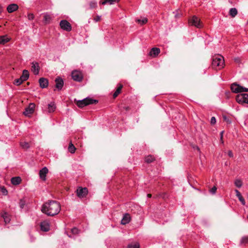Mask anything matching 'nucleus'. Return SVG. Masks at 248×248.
Here are the masks:
<instances>
[{
	"label": "nucleus",
	"mask_w": 248,
	"mask_h": 248,
	"mask_svg": "<svg viewBox=\"0 0 248 248\" xmlns=\"http://www.w3.org/2000/svg\"><path fill=\"white\" fill-rule=\"evenodd\" d=\"M61 209L59 202L55 201H50L43 204L41 211L48 216H54L60 212Z\"/></svg>",
	"instance_id": "f257e3e1"
},
{
	"label": "nucleus",
	"mask_w": 248,
	"mask_h": 248,
	"mask_svg": "<svg viewBox=\"0 0 248 248\" xmlns=\"http://www.w3.org/2000/svg\"><path fill=\"white\" fill-rule=\"evenodd\" d=\"M224 64V60L221 55H215L213 57L212 65L213 68L220 69L223 67Z\"/></svg>",
	"instance_id": "f03ea898"
},
{
	"label": "nucleus",
	"mask_w": 248,
	"mask_h": 248,
	"mask_svg": "<svg viewBox=\"0 0 248 248\" xmlns=\"http://www.w3.org/2000/svg\"><path fill=\"white\" fill-rule=\"evenodd\" d=\"M97 102L98 101L96 100L87 97L82 100H78L76 104L78 107L83 108L88 105L96 104Z\"/></svg>",
	"instance_id": "7ed1b4c3"
},
{
	"label": "nucleus",
	"mask_w": 248,
	"mask_h": 248,
	"mask_svg": "<svg viewBox=\"0 0 248 248\" xmlns=\"http://www.w3.org/2000/svg\"><path fill=\"white\" fill-rule=\"evenodd\" d=\"M231 90L235 93L248 92V88L243 87L235 83L232 84Z\"/></svg>",
	"instance_id": "20e7f679"
},
{
	"label": "nucleus",
	"mask_w": 248,
	"mask_h": 248,
	"mask_svg": "<svg viewBox=\"0 0 248 248\" xmlns=\"http://www.w3.org/2000/svg\"><path fill=\"white\" fill-rule=\"evenodd\" d=\"M236 101L240 104H248V94L243 93L237 95Z\"/></svg>",
	"instance_id": "39448f33"
},
{
	"label": "nucleus",
	"mask_w": 248,
	"mask_h": 248,
	"mask_svg": "<svg viewBox=\"0 0 248 248\" xmlns=\"http://www.w3.org/2000/svg\"><path fill=\"white\" fill-rule=\"evenodd\" d=\"M189 24L191 25L194 26L198 28H201L202 25L200 21V19L196 16H193L189 20Z\"/></svg>",
	"instance_id": "423d86ee"
},
{
	"label": "nucleus",
	"mask_w": 248,
	"mask_h": 248,
	"mask_svg": "<svg viewBox=\"0 0 248 248\" xmlns=\"http://www.w3.org/2000/svg\"><path fill=\"white\" fill-rule=\"evenodd\" d=\"M73 79L75 81L80 82L83 79L81 73L78 70H74L71 73Z\"/></svg>",
	"instance_id": "0eeeda50"
},
{
	"label": "nucleus",
	"mask_w": 248,
	"mask_h": 248,
	"mask_svg": "<svg viewBox=\"0 0 248 248\" xmlns=\"http://www.w3.org/2000/svg\"><path fill=\"white\" fill-rule=\"evenodd\" d=\"M60 26L62 29L67 31H70L72 30L70 23L66 20H62L60 23Z\"/></svg>",
	"instance_id": "6e6552de"
},
{
	"label": "nucleus",
	"mask_w": 248,
	"mask_h": 248,
	"mask_svg": "<svg viewBox=\"0 0 248 248\" xmlns=\"http://www.w3.org/2000/svg\"><path fill=\"white\" fill-rule=\"evenodd\" d=\"M35 106V105L34 103H30L29 106L25 108L23 114L26 116L30 117L33 113Z\"/></svg>",
	"instance_id": "1a4fd4ad"
},
{
	"label": "nucleus",
	"mask_w": 248,
	"mask_h": 248,
	"mask_svg": "<svg viewBox=\"0 0 248 248\" xmlns=\"http://www.w3.org/2000/svg\"><path fill=\"white\" fill-rule=\"evenodd\" d=\"M76 192L77 196L80 198L85 197L88 193V189L86 187H79L77 189Z\"/></svg>",
	"instance_id": "9d476101"
},
{
	"label": "nucleus",
	"mask_w": 248,
	"mask_h": 248,
	"mask_svg": "<svg viewBox=\"0 0 248 248\" xmlns=\"http://www.w3.org/2000/svg\"><path fill=\"white\" fill-rule=\"evenodd\" d=\"M31 70L35 75H37L39 73L40 66L39 63L37 62H32L31 63Z\"/></svg>",
	"instance_id": "9b49d317"
},
{
	"label": "nucleus",
	"mask_w": 248,
	"mask_h": 248,
	"mask_svg": "<svg viewBox=\"0 0 248 248\" xmlns=\"http://www.w3.org/2000/svg\"><path fill=\"white\" fill-rule=\"evenodd\" d=\"M40 228L44 232H48L50 229V224L48 220H44L41 222Z\"/></svg>",
	"instance_id": "f8f14e48"
},
{
	"label": "nucleus",
	"mask_w": 248,
	"mask_h": 248,
	"mask_svg": "<svg viewBox=\"0 0 248 248\" xmlns=\"http://www.w3.org/2000/svg\"><path fill=\"white\" fill-rule=\"evenodd\" d=\"M48 172V170L46 167H45L43 168L39 171V176L40 178L44 181L46 180V175Z\"/></svg>",
	"instance_id": "ddd939ff"
},
{
	"label": "nucleus",
	"mask_w": 248,
	"mask_h": 248,
	"mask_svg": "<svg viewBox=\"0 0 248 248\" xmlns=\"http://www.w3.org/2000/svg\"><path fill=\"white\" fill-rule=\"evenodd\" d=\"M56 87L58 90H62L63 86V81L62 79L60 77H58L55 79Z\"/></svg>",
	"instance_id": "4468645a"
},
{
	"label": "nucleus",
	"mask_w": 248,
	"mask_h": 248,
	"mask_svg": "<svg viewBox=\"0 0 248 248\" xmlns=\"http://www.w3.org/2000/svg\"><path fill=\"white\" fill-rule=\"evenodd\" d=\"M39 82L40 86L42 88H45L47 87L48 86V80L47 79H46L45 78H40L39 80Z\"/></svg>",
	"instance_id": "2eb2a0df"
},
{
	"label": "nucleus",
	"mask_w": 248,
	"mask_h": 248,
	"mask_svg": "<svg viewBox=\"0 0 248 248\" xmlns=\"http://www.w3.org/2000/svg\"><path fill=\"white\" fill-rule=\"evenodd\" d=\"M18 8V6L16 4H11L8 6L7 8V10L9 13H13L16 10H17Z\"/></svg>",
	"instance_id": "dca6fc26"
},
{
	"label": "nucleus",
	"mask_w": 248,
	"mask_h": 248,
	"mask_svg": "<svg viewBox=\"0 0 248 248\" xmlns=\"http://www.w3.org/2000/svg\"><path fill=\"white\" fill-rule=\"evenodd\" d=\"M130 220V217L128 214H125L123 216V217L121 220V223L125 225L128 223Z\"/></svg>",
	"instance_id": "f3484780"
},
{
	"label": "nucleus",
	"mask_w": 248,
	"mask_h": 248,
	"mask_svg": "<svg viewBox=\"0 0 248 248\" xmlns=\"http://www.w3.org/2000/svg\"><path fill=\"white\" fill-rule=\"evenodd\" d=\"M160 49L157 47H153L151 49L150 52V55L155 57L159 54L160 53Z\"/></svg>",
	"instance_id": "a211bd4d"
},
{
	"label": "nucleus",
	"mask_w": 248,
	"mask_h": 248,
	"mask_svg": "<svg viewBox=\"0 0 248 248\" xmlns=\"http://www.w3.org/2000/svg\"><path fill=\"white\" fill-rule=\"evenodd\" d=\"M52 19L51 16L48 13H45L44 15L43 22L45 24H48Z\"/></svg>",
	"instance_id": "6ab92c4d"
},
{
	"label": "nucleus",
	"mask_w": 248,
	"mask_h": 248,
	"mask_svg": "<svg viewBox=\"0 0 248 248\" xmlns=\"http://www.w3.org/2000/svg\"><path fill=\"white\" fill-rule=\"evenodd\" d=\"M235 192L236 193V196L238 197L239 201L241 202L242 204L243 205H245L246 202L245 200L242 196L240 192L237 189H235Z\"/></svg>",
	"instance_id": "aec40b11"
},
{
	"label": "nucleus",
	"mask_w": 248,
	"mask_h": 248,
	"mask_svg": "<svg viewBox=\"0 0 248 248\" xmlns=\"http://www.w3.org/2000/svg\"><path fill=\"white\" fill-rule=\"evenodd\" d=\"M29 77V72L27 70H24L23 71L22 75L20 77L22 80L26 81L27 80Z\"/></svg>",
	"instance_id": "412c9836"
},
{
	"label": "nucleus",
	"mask_w": 248,
	"mask_h": 248,
	"mask_svg": "<svg viewBox=\"0 0 248 248\" xmlns=\"http://www.w3.org/2000/svg\"><path fill=\"white\" fill-rule=\"evenodd\" d=\"M21 179L19 177H15L11 178V181L12 184L18 185L21 182Z\"/></svg>",
	"instance_id": "4be33fe9"
},
{
	"label": "nucleus",
	"mask_w": 248,
	"mask_h": 248,
	"mask_svg": "<svg viewBox=\"0 0 248 248\" xmlns=\"http://www.w3.org/2000/svg\"><path fill=\"white\" fill-rule=\"evenodd\" d=\"M1 216L6 224L10 222L11 219L8 213L4 212L1 214Z\"/></svg>",
	"instance_id": "5701e85b"
},
{
	"label": "nucleus",
	"mask_w": 248,
	"mask_h": 248,
	"mask_svg": "<svg viewBox=\"0 0 248 248\" xmlns=\"http://www.w3.org/2000/svg\"><path fill=\"white\" fill-rule=\"evenodd\" d=\"M10 41V38L7 35L0 36V44L4 45Z\"/></svg>",
	"instance_id": "b1692460"
},
{
	"label": "nucleus",
	"mask_w": 248,
	"mask_h": 248,
	"mask_svg": "<svg viewBox=\"0 0 248 248\" xmlns=\"http://www.w3.org/2000/svg\"><path fill=\"white\" fill-rule=\"evenodd\" d=\"M48 112L49 113L53 112L56 109V106L54 102H51L48 105Z\"/></svg>",
	"instance_id": "393cba45"
},
{
	"label": "nucleus",
	"mask_w": 248,
	"mask_h": 248,
	"mask_svg": "<svg viewBox=\"0 0 248 248\" xmlns=\"http://www.w3.org/2000/svg\"><path fill=\"white\" fill-rule=\"evenodd\" d=\"M229 14L232 17H235L237 14V9L235 8H231L229 11Z\"/></svg>",
	"instance_id": "a878e982"
},
{
	"label": "nucleus",
	"mask_w": 248,
	"mask_h": 248,
	"mask_svg": "<svg viewBox=\"0 0 248 248\" xmlns=\"http://www.w3.org/2000/svg\"><path fill=\"white\" fill-rule=\"evenodd\" d=\"M68 149V151L70 153L73 154L75 152L76 149L75 147L74 146V145L72 143V142H70V143L69 145Z\"/></svg>",
	"instance_id": "bb28decb"
},
{
	"label": "nucleus",
	"mask_w": 248,
	"mask_h": 248,
	"mask_svg": "<svg viewBox=\"0 0 248 248\" xmlns=\"http://www.w3.org/2000/svg\"><path fill=\"white\" fill-rule=\"evenodd\" d=\"M155 160V157L151 155H149L145 157V161L146 162L149 163L152 162Z\"/></svg>",
	"instance_id": "cd10ccee"
},
{
	"label": "nucleus",
	"mask_w": 248,
	"mask_h": 248,
	"mask_svg": "<svg viewBox=\"0 0 248 248\" xmlns=\"http://www.w3.org/2000/svg\"><path fill=\"white\" fill-rule=\"evenodd\" d=\"M123 87V85H120L118 87V88L117 89L116 91L114 92V93H113V97L114 98H115L120 93L121 91V90H122V88Z\"/></svg>",
	"instance_id": "c85d7f7f"
},
{
	"label": "nucleus",
	"mask_w": 248,
	"mask_h": 248,
	"mask_svg": "<svg viewBox=\"0 0 248 248\" xmlns=\"http://www.w3.org/2000/svg\"><path fill=\"white\" fill-rule=\"evenodd\" d=\"M127 248H140V245L138 243H133L128 245Z\"/></svg>",
	"instance_id": "c756f323"
},
{
	"label": "nucleus",
	"mask_w": 248,
	"mask_h": 248,
	"mask_svg": "<svg viewBox=\"0 0 248 248\" xmlns=\"http://www.w3.org/2000/svg\"><path fill=\"white\" fill-rule=\"evenodd\" d=\"M20 145L24 149H27L30 147L29 143L26 141L21 142L20 143Z\"/></svg>",
	"instance_id": "7c9ffc66"
},
{
	"label": "nucleus",
	"mask_w": 248,
	"mask_h": 248,
	"mask_svg": "<svg viewBox=\"0 0 248 248\" xmlns=\"http://www.w3.org/2000/svg\"><path fill=\"white\" fill-rule=\"evenodd\" d=\"M148 20L147 18L144 17L142 19H138L136 20V21L140 25L145 24L147 22Z\"/></svg>",
	"instance_id": "2f4dec72"
},
{
	"label": "nucleus",
	"mask_w": 248,
	"mask_h": 248,
	"mask_svg": "<svg viewBox=\"0 0 248 248\" xmlns=\"http://www.w3.org/2000/svg\"><path fill=\"white\" fill-rule=\"evenodd\" d=\"M109 3L110 5L114 4L116 2L113 0H104V1L101 2L102 5H105L106 3Z\"/></svg>",
	"instance_id": "473e14b6"
},
{
	"label": "nucleus",
	"mask_w": 248,
	"mask_h": 248,
	"mask_svg": "<svg viewBox=\"0 0 248 248\" xmlns=\"http://www.w3.org/2000/svg\"><path fill=\"white\" fill-rule=\"evenodd\" d=\"M24 81L22 80V79H21V78H17V79H16L15 80V82H14V84H16V85L17 86H18V85H20V84H22V83Z\"/></svg>",
	"instance_id": "72a5a7b5"
},
{
	"label": "nucleus",
	"mask_w": 248,
	"mask_h": 248,
	"mask_svg": "<svg viewBox=\"0 0 248 248\" xmlns=\"http://www.w3.org/2000/svg\"><path fill=\"white\" fill-rule=\"evenodd\" d=\"M241 244H247L248 243V236H244L242 238L241 241Z\"/></svg>",
	"instance_id": "f704fd0d"
},
{
	"label": "nucleus",
	"mask_w": 248,
	"mask_h": 248,
	"mask_svg": "<svg viewBox=\"0 0 248 248\" xmlns=\"http://www.w3.org/2000/svg\"><path fill=\"white\" fill-rule=\"evenodd\" d=\"M0 191L3 195H6L8 194L7 190L4 186L0 187Z\"/></svg>",
	"instance_id": "c9c22d12"
},
{
	"label": "nucleus",
	"mask_w": 248,
	"mask_h": 248,
	"mask_svg": "<svg viewBox=\"0 0 248 248\" xmlns=\"http://www.w3.org/2000/svg\"><path fill=\"white\" fill-rule=\"evenodd\" d=\"M234 184L236 186H237L238 188H240L241 187V186L242 185V183L241 180H236L234 182Z\"/></svg>",
	"instance_id": "e433bc0d"
},
{
	"label": "nucleus",
	"mask_w": 248,
	"mask_h": 248,
	"mask_svg": "<svg viewBox=\"0 0 248 248\" xmlns=\"http://www.w3.org/2000/svg\"><path fill=\"white\" fill-rule=\"evenodd\" d=\"M25 202L23 200H20L19 202V207L21 209H23L25 205Z\"/></svg>",
	"instance_id": "4c0bfd02"
},
{
	"label": "nucleus",
	"mask_w": 248,
	"mask_h": 248,
	"mask_svg": "<svg viewBox=\"0 0 248 248\" xmlns=\"http://www.w3.org/2000/svg\"><path fill=\"white\" fill-rule=\"evenodd\" d=\"M91 8H94L97 7V2L95 1H92L89 3Z\"/></svg>",
	"instance_id": "58836bf2"
},
{
	"label": "nucleus",
	"mask_w": 248,
	"mask_h": 248,
	"mask_svg": "<svg viewBox=\"0 0 248 248\" xmlns=\"http://www.w3.org/2000/svg\"><path fill=\"white\" fill-rule=\"evenodd\" d=\"M28 18L30 20H32L34 18V16L32 13H29L28 15Z\"/></svg>",
	"instance_id": "ea45409f"
},
{
	"label": "nucleus",
	"mask_w": 248,
	"mask_h": 248,
	"mask_svg": "<svg viewBox=\"0 0 248 248\" xmlns=\"http://www.w3.org/2000/svg\"><path fill=\"white\" fill-rule=\"evenodd\" d=\"M217 189V188L215 186H213L210 190V193L212 194H215L216 192Z\"/></svg>",
	"instance_id": "a19ab883"
},
{
	"label": "nucleus",
	"mask_w": 248,
	"mask_h": 248,
	"mask_svg": "<svg viewBox=\"0 0 248 248\" xmlns=\"http://www.w3.org/2000/svg\"><path fill=\"white\" fill-rule=\"evenodd\" d=\"M78 232L79 231L77 228H74L71 230V232L73 234H78Z\"/></svg>",
	"instance_id": "79ce46f5"
},
{
	"label": "nucleus",
	"mask_w": 248,
	"mask_h": 248,
	"mask_svg": "<svg viewBox=\"0 0 248 248\" xmlns=\"http://www.w3.org/2000/svg\"><path fill=\"white\" fill-rule=\"evenodd\" d=\"M100 18H101V16H96L93 19V20H94V21L95 22H98V21H99L100 20Z\"/></svg>",
	"instance_id": "37998d69"
},
{
	"label": "nucleus",
	"mask_w": 248,
	"mask_h": 248,
	"mask_svg": "<svg viewBox=\"0 0 248 248\" xmlns=\"http://www.w3.org/2000/svg\"><path fill=\"white\" fill-rule=\"evenodd\" d=\"M216 123V119L215 117H212L211 119V124H215Z\"/></svg>",
	"instance_id": "c03bdc74"
},
{
	"label": "nucleus",
	"mask_w": 248,
	"mask_h": 248,
	"mask_svg": "<svg viewBox=\"0 0 248 248\" xmlns=\"http://www.w3.org/2000/svg\"><path fill=\"white\" fill-rule=\"evenodd\" d=\"M223 133H224V131H222L220 133V140H221V141L222 143H223V140H222V138H223Z\"/></svg>",
	"instance_id": "a18cd8bd"
},
{
	"label": "nucleus",
	"mask_w": 248,
	"mask_h": 248,
	"mask_svg": "<svg viewBox=\"0 0 248 248\" xmlns=\"http://www.w3.org/2000/svg\"><path fill=\"white\" fill-rule=\"evenodd\" d=\"M228 155L230 157H232L233 156L232 151L230 150L228 151Z\"/></svg>",
	"instance_id": "49530a36"
},
{
	"label": "nucleus",
	"mask_w": 248,
	"mask_h": 248,
	"mask_svg": "<svg viewBox=\"0 0 248 248\" xmlns=\"http://www.w3.org/2000/svg\"><path fill=\"white\" fill-rule=\"evenodd\" d=\"M235 61L238 62H239V58H235Z\"/></svg>",
	"instance_id": "de8ad7c7"
},
{
	"label": "nucleus",
	"mask_w": 248,
	"mask_h": 248,
	"mask_svg": "<svg viewBox=\"0 0 248 248\" xmlns=\"http://www.w3.org/2000/svg\"><path fill=\"white\" fill-rule=\"evenodd\" d=\"M147 196L149 198H151V195L150 194H147Z\"/></svg>",
	"instance_id": "09e8293b"
},
{
	"label": "nucleus",
	"mask_w": 248,
	"mask_h": 248,
	"mask_svg": "<svg viewBox=\"0 0 248 248\" xmlns=\"http://www.w3.org/2000/svg\"><path fill=\"white\" fill-rule=\"evenodd\" d=\"M114 1H115L116 3H117L119 2V0H113Z\"/></svg>",
	"instance_id": "8fccbe9b"
}]
</instances>
